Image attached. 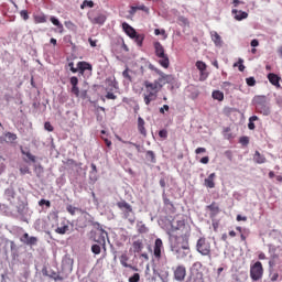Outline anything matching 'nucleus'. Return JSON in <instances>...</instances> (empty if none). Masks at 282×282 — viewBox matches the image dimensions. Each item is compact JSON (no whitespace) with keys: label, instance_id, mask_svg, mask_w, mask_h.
<instances>
[{"label":"nucleus","instance_id":"f257e3e1","mask_svg":"<svg viewBox=\"0 0 282 282\" xmlns=\"http://www.w3.org/2000/svg\"><path fill=\"white\" fill-rule=\"evenodd\" d=\"M149 69H151L152 72H155V74L159 75V78L154 79L153 82L151 80L143 82V87H144L143 100L147 106L158 100V94L162 91V87H164V85L171 84L174 80L173 75H166L164 72L160 70L159 68H156L151 64L149 66Z\"/></svg>","mask_w":282,"mask_h":282},{"label":"nucleus","instance_id":"f03ea898","mask_svg":"<svg viewBox=\"0 0 282 282\" xmlns=\"http://www.w3.org/2000/svg\"><path fill=\"white\" fill-rule=\"evenodd\" d=\"M154 51L155 56L160 58L159 63L161 67H164V69H169L171 65V61L169 59V55L164 51V46L160 42H154Z\"/></svg>","mask_w":282,"mask_h":282},{"label":"nucleus","instance_id":"7ed1b4c3","mask_svg":"<svg viewBox=\"0 0 282 282\" xmlns=\"http://www.w3.org/2000/svg\"><path fill=\"white\" fill-rule=\"evenodd\" d=\"M253 105L258 113H261L262 116H270L271 110L270 106H268V98H265V96H256L253 98Z\"/></svg>","mask_w":282,"mask_h":282},{"label":"nucleus","instance_id":"20e7f679","mask_svg":"<svg viewBox=\"0 0 282 282\" xmlns=\"http://www.w3.org/2000/svg\"><path fill=\"white\" fill-rule=\"evenodd\" d=\"M189 237L191 235L188 234L176 236L175 237L176 243L172 246V251L178 253L180 250H191V247L188 245Z\"/></svg>","mask_w":282,"mask_h":282},{"label":"nucleus","instance_id":"39448f33","mask_svg":"<svg viewBox=\"0 0 282 282\" xmlns=\"http://www.w3.org/2000/svg\"><path fill=\"white\" fill-rule=\"evenodd\" d=\"M196 250L203 257H210V241H208L205 237H200L196 242Z\"/></svg>","mask_w":282,"mask_h":282},{"label":"nucleus","instance_id":"423d86ee","mask_svg":"<svg viewBox=\"0 0 282 282\" xmlns=\"http://www.w3.org/2000/svg\"><path fill=\"white\" fill-rule=\"evenodd\" d=\"M250 278L252 281H260V279L263 278V264L261 262L257 261L253 265H251Z\"/></svg>","mask_w":282,"mask_h":282},{"label":"nucleus","instance_id":"0eeeda50","mask_svg":"<svg viewBox=\"0 0 282 282\" xmlns=\"http://www.w3.org/2000/svg\"><path fill=\"white\" fill-rule=\"evenodd\" d=\"M118 208L123 213V218L129 219L131 224H133V219L129 218L133 213V207L127 203V200H121L117 203Z\"/></svg>","mask_w":282,"mask_h":282},{"label":"nucleus","instance_id":"6e6552de","mask_svg":"<svg viewBox=\"0 0 282 282\" xmlns=\"http://www.w3.org/2000/svg\"><path fill=\"white\" fill-rule=\"evenodd\" d=\"M88 19L94 25H105V21H107V15L91 11L88 13Z\"/></svg>","mask_w":282,"mask_h":282},{"label":"nucleus","instance_id":"1a4fd4ad","mask_svg":"<svg viewBox=\"0 0 282 282\" xmlns=\"http://www.w3.org/2000/svg\"><path fill=\"white\" fill-rule=\"evenodd\" d=\"M174 279L178 282H182L184 279H186V267L184 264H180L174 269Z\"/></svg>","mask_w":282,"mask_h":282},{"label":"nucleus","instance_id":"9d476101","mask_svg":"<svg viewBox=\"0 0 282 282\" xmlns=\"http://www.w3.org/2000/svg\"><path fill=\"white\" fill-rule=\"evenodd\" d=\"M162 250H164V242L162 239L158 238L154 242V258L160 261L162 259Z\"/></svg>","mask_w":282,"mask_h":282},{"label":"nucleus","instance_id":"9b49d317","mask_svg":"<svg viewBox=\"0 0 282 282\" xmlns=\"http://www.w3.org/2000/svg\"><path fill=\"white\" fill-rule=\"evenodd\" d=\"M20 241L22 243H25V246H36L39 243V238L31 236L30 234L25 232L23 236L20 238Z\"/></svg>","mask_w":282,"mask_h":282},{"label":"nucleus","instance_id":"f8f14e48","mask_svg":"<svg viewBox=\"0 0 282 282\" xmlns=\"http://www.w3.org/2000/svg\"><path fill=\"white\" fill-rule=\"evenodd\" d=\"M107 237H109L107 231L106 230H101V231H99L97 237H95L94 240L96 241V243H99V246H102L104 250H106Z\"/></svg>","mask_w":282,"mask_h":282},{"label":"nucleus","instance_id":"ddd939ff","mask_svg":"<svg viewBox=\"0 0 282 282\" xmlns=\"http://www.w3.org/2000/svg\"><path fill=\"white\" fill-rule=\"evenodd\" d=\"M69 83L72 85V89H70L72 94H74V96L78 98L80 96V88H78V77L76 76L70 77Z\"/></svg>","mask_w":282,"mask_h":282},{"label":"nucleus","instance_id":"4468645a","mask_svg":"<svg viewBox=\"0 0 282 282\" xmlns=\"http://www.w3.org/2000/svg\"><path fill=\"white\" fill-rule=\"evenodd\" d=\"M130 250H132L134 254H140V252L144 250V241H142L141 239L133 241L132 248Z\"/></svg>","mask_w":282,"mask_h":282},{"label":"nucleus","instance_id":"2eb2a0df","mask_svg":"<svg viewBox=\"0 0 282 282\" xmlns=\"http://www.w3.org/2000/svg\"><path fill=\"white\" fill-rule=\"evenodd\" d=\"M122 30L123 32L127 34V36H129L130 39H133L135 36V34H138V32L135 31V29H133V26H131L129 23L123 22L122 23Z\"/></svg>","mask_w":282,"mask_h":282},{"label":"nucleus","instance_id":"dca6fc26","mask_svg":"<svg viewBox=\"0 0 282 282\" xmlns=\"http://www.w3.org/2000/svg\"><path fill=\"white\" fill-rule=\"evenodd\" d=\"M207 210H209V217H217L221 209H219V205L216 202H213L210 205L207 206Z\"/></svg>","mask_w":282,"mask_h":282},{"label":"nucleus","instance_id":"f3484780","mask_svg":"<svg viewBox=\"0 0 282 282\" xmlns=\"http://www.w3.org/2000/svg\"><path fill=\"white\" fill-rule=\"evenodd\" d=\"M120 263L123 268H130L131 270H133L134 272H138V269L129 263H127L129 261V256H127V253H122L119 258Z\"/></svg>","mask_w":282,"mask_h":282},{"label":"nucleus","instance_id":"a211bd4d","mask_svg":"<svg viewBox=\"0 0 282 282\" xmlns=\"http://www.w3.org/2000/svg\"><path fill=\"white\" fill-rule=\"evenodd\" d=\"M268 80L269 83H271V85H273L274 87H281V77H279V75L274 74V73H270L268 75Z\"/></svg>","mask_w":282,"mask_h":282},{"label":"nucleus","instance_id":"6ab92c4d","mask_svg":"<svg viewBox=\"0 0 282 282\" xmlns=\"http://www.w3.org/2000/svg\"><path fill=\"white\" fill-rule=\"evenodd\" d=\"M231 13L234 14V19H236V21H243V19L248 17V12L239 11L237 9H232Z\"/></svg>","mask_w":282,"mask_h":282},{"label":"nucleus","instance_id":"aec40b11","mask_svg":"<svg viewBox=\"0 0 282 282\" xmlns=\"http://www.w3.org/2000/svg\"><path fill=\"white\" fill-rule=\"evenodd\" d=\"M215 177H217V174L212 173L205 178L204 184L206 188H215Z\"/></svg>","mask_w":282,"mask_h":282},{"label":"nucleus","instance_id":"412c9836","mask_svg":"<svg viewBox=\"0 0 282 282\" xmlns=\"http://www.w3.org/2000/svg\"><path fill=\"white\" fill-rule=\"evenodd\" d=\"M77 69H79L80 74H85V72H91L93 67L91 64L87 62H78L77 63Z\"/></svg>","mask_w":282,"mask_h":282},{"label":"nucleus","instance_id":"4be33fe9","mask_svg":"<svg viewBox=\"0 0 282 282\" xmlns=\"http://www.w3.org/2000/svg\"><path fill=\"white\" fill-rule=\"evenodd\" d=\"M253 162H256V164H265L268 159H265V155L261 154V152L256 151L253 154Z\"/></svg>","mask_w":282,"mask_h":282},{"label":"nucleus","instance_id":"5701e85b","mask_svg":"<svg viewBox=\"0 0 282 282\" xmlns=\"http://www.w3.org/2000/svg\"><path fill=\"white\" fill-rule=\"evenodd\" d=\"M212 41L214 42V45H216V47H221V45H224L221 35H219V33H217L216 31L212 32Z\"/></svg>","mask_w":282,"mask_h":282},{"label":"nucleus","instance_id":"b1692460","mask_svg":"<svg viewBox=\"0 0 282 282\" xmlns=\"http://www.w3.org/2000/svg\"><path fill=\"white\" fill-rule=\"evenodd\" d=\"M144 124H147V122H144V119L142 117H139L138 118V131H139V133H141V135L147 138V128H144Z\"/></svg>","mask_w":282,"mask_h":282},{"label":"nucleus","instance_id":"393cba45","mask_svg":"<svg viewBox=\"0 0 282 282\" xmlns=\"http://www.w3.org/2000/svg\"><path fill=\"white\" fill-rule=\"evenodd\" d=\"M61 225H62L61 227H57V228L55 229V232H56L57 235H66L67 231L69 230V225H68L67 221H65V220H63Z\"/></svg>","mask_w":282,"mask_h":282},{"label":"nucleus","instance_id":"a878e982","mask_svg":"<svg viewBox=\"0 0 282 282\" xmlns=\"http://www.w3.org/2000/svg\"><path fill=\"white\" fill-rule=\"evenodd\" d=\"M51 23H53V25H55L59 32V34H63L64 32V26L63 23H61V21L58 19H56V17H51L50 18Z\"/></svg>","mask_w":282,"mask_h":282},{"label":"nucleus","instance_id":"bb28decb","mask_svg":"<svg viewBox=\"0 0 282 282\" xmlns=\"http://www.w3.org/2000/svg\"><path fill=\"white\" fill-rule=\"evenodd\" d=\"M212 98H214V100H218L219 102L224 101V93L220 90H214L212 94Z\"/></svg>","mask_w":282,"mask_h":282},{"label":"nucleus","instance_id":"cd10ccee","mask_svg":"<svg viewBox=\"0 0 282 282\" xmlns=\"http://www.w3.org/2000/svg\"><path fill=\"white\" fill-rule=\"evenodd\" d=\"M145 158L149 162H152V164H155L156 160H155V152L149 150L145 153Z\"/></svg>","mask_w":282,"mask_h":282},{"label":"nucleus","instance_id":"c85d7f7f","mask_svg":"<svg viewBox=\"0 0 282 282\" xmlns=\"http://www.w3.org/2000/svg\"><path fill=\"white\" fill-rule=\"evenodd\" d=\"M133 39H134L137 45H138L139 47H142V43H144V34H138V33H135V36H134Z\"/></svg>","mask_w":282,"mask_h":282},{"label":"nucleus","instance_id":"c756f323","mask_svg":"<svg viewBox=\"0 0 282 282\" xmlns=\"http://www.w3.org/2000/svg\"><path fill=\"white\" fill-rule=\"evenodd\" d=\"M4 138H6V142L12 143V142H14V141L17 140L18 137H17L15 133L7 132V133L4 134Z\"/></svg>","mask_w":282,"mask_h":282},{"label":"nucleus","instance_id":"7c9ffc66","mask_svg":"<svg viewBox=\"0 0 282 282\" xmlns=\"http://www.w3.org/2000/svg\"><path fill=\"white\" fill-rule=\"evenodd\" d=\"M196 67L198 70H200V76H204V72H206V63H204L202 61H197Z\"/></svg>","mask_w":282,"mask_h":282},{"label":"nucleus","instance_id":"2f4dec72","mask_svg":"<svg viewBox=\"0 0 282 282\" xmlns=\"http://www.w3.org/2000/svg\"><path fill=\"white\" fill-rule=\"evenodd\" d=\"M85 8H94V1L91 0H84L80 4V9L85 10Z\"/></svg>","mask_w":282,"mask_h":282},{"label":"nucleus","instance_id":"473e14b6","mask_svg":"<svg viewBox=\"0 0 282 282\" xmlns=\"http://www.w3.org/2000/svg\"><path fill=\"white\" fill-rule=\"evenodd\" d=\"M48 276L54 281H64V278L55 271H53Z\"/></svg>","mask_w":282,"mask_h":282},{"label":"nucleus","instance_id":"72a5a7b5","mask_svg":"<svg viewBox=\"0 0 282 282\" xmlns=\"http://www.w3.org/2000/svg\"><path fill=\"white\" fill-rule=\"evenodd\" d=\"M138 232L140 234V235H144V234H147V232H149V229L147 228V225H144V224H139L138 225Z\"/></svg>","mask_w":282,"mask_h":282},{"label":"nucleus","instance_id":"f704fd0d","mask_svg":"<svg viewBox=\"0 0 282 282\" xmlns=\"http://www.w3.org/2000/svg\"><path fill=\"white\" fill-rule=\"evenodd\" d=\"M239 142L242 147H248V144H250V137H240Z\"/></svg>","mask_w":282,"mask_h":282},{"label":"nucleus","instance_id":"c9c22d12","mask_svg":"<svg viewBox=\"0 0 282 282\" xmlns=\"http://www.w3.org/2000/svg\"><path fill=\"white\" fill-rule=\"evenodd\" d=\"M246 83L248 87H254V85H257V79H254V77H248L246 78Z\"/></svg>","mask_w":282,"mask_h":282},{"label":"nucleus","instance_id":"e433bc0d","mask_svg":"<svg viewBox=\"0 0 282 282\" xmlns=\"http://www.w3.org/2000/svg\"><path fill=\"white\" fill-rule=\"evenodd\" d=\"M35 23H47V18L45 15L35 17Z\"/></svg>","mask_w":282,"mask_h":282},{"label":"nucleus","instance_id":"4c0bfd02","mask_svg":"<svg viewBox=\"0 0 282 282\" xmlns=\"http://www.w3.org/2000/svg\"><path fill=\"white\" fill-rule=\"evenodd\" d=\"M66 210H67V213H69V215L74 216V215H76V210H78V208L74 207L73 205H67Z\"/></svg>","mask_w":282,"mask_h":282},{"label":"nucleus","instance_id":"58836bf2","mask_svg":"<svg viewBox=\"0 0 282 282\" xmlns=\"http://www.w3.org/2000/svg\"><path fill=\"white\" fill-rule=\"evenodd\" d=\"M22 154L23 155H26V158L31 161V162H36V156H34V154L30 153V152H25V151H22Z\"/></svg>","mask_w":282,"mask_h":282},{"label":"nucleus","instance_id":"ea45409f","mask_svg":"<svg viewBox=\"0 0 282 282\" xmlns=\"http://www.w3.org/2000/svg\"><path fill=\"white\" fill-rule=\"evenodd\" d=\"M91 252H93L94 254H100L101 249H100L99 245H93V246H91Z\"/></svg>","mask_w":282,"mask_h":282},{"label":"nucleus","instance_id":"a19ab883","mask_svg":"<svg viewBox=\"0 0 282 282\" xmlns=\"http://www.w3.org/2000/svg\"><path fill=\"white\" fill-rule=\"evenodd\" d=\"M122 76H123V78H126V80H129V83H131L132 78H131V75L129 74V68H126L122 72Z\"/></svg>","mask_w":282,"mask_h":282},{"label":"nucleus","instance_id":"79ce46f5","mask_svg":"<svg viewBox=\"0 0 282 282\" xmlns=\"http://www.w3.org/2000/svg\"><path fill=\"white\" fill-rule=\"evenodd\" d=\"M39 206H46V208H50V206H52V203H50V200H46L45 198H42L39 202Z\"/></svg>","mask_w":282,"mask_h":282},{"label":"nucleus","instance_id":"37998d69","mask_svg":"<svg viewBox=\"0 0 282 282\" xmlns=\"http://www.w3.org/2000/svg\"><path fill=\"white\" fill-rule=\"evenodd\" d=\"M129 282H140V273H134L129 278Z\"/></svg>","mask_w":282,"mask_h":282},{"label":"nucleus","instance_id":"c03bdc74","mask_svg":"<svg viewBox=\"0 0 282 282\" xmlns=\"http://www.w3.org/2000/svg\"><path fill=\"white\" fill-rule=\"evenodd\" d=\"M159 135L163 138V140H166V138H169V131H166V129L160 130Z\"/></svg>","mask_w":282,"mask_h":282},{"label":"nucleus","instance_id":"a18cd8bd","mask_svg":"<svg viewBox=\"0 0 282 282\" xmlns=\"http://www.w3.org/2000/svg\"><path fill=\"white\" fill-rule=\"evenodd\" d=\"M154 34H155V36H160V34H161L162 36H166V31H165L164 29H162V30L155 29V30H154Z\"/></svg>","mask_w":282,"mask_h":282},{"label":"nucleus","instance_id":"49530a36","mask_svg":"<svg viewBox=\"0 0 282 282\" xmlns=\"http://www.w3.org/2000/svg\"><path fill=\"white\" fill-rule=\"evenodd\" d=\"M20 17H22L24 21H28V19H30V14L28 13V10L20 11Z\"/></svg>","mask_w":282,"mask_h":282},{"label":"nucleus","instance_id":"de8ad7c7","mask_svg":"<svg viewBox=\"0 0 282 282\" xmlns=\"http://www.w3.org/2000/svg\"><path fill=\"white\" fill-rule=\"evenodd\" d=\"M44 129H45L46 131L52 132V131H54V126H52L51 122L46 121V122L44 123Z\"/></svg>","mask_w":282,"mask_h":282},{"label":"nucleus","instance_id":"09e8293b","mask_svg":"<svg viewBox=\"0 0 282 282\" xmlns=\"http://www.w3.org/2000/svg\"><path fill=\"white\" fill-rule=\"evenodd\" d=\"M20 173L21 175H28V173H30V167L29 166L20 167Z\"/></svg>","mask_w":282,"mask_h":282},{"label":"nucleus","instance_id":"8fccbe9b","mask_svg":"<svg viewBox=\"0 0 282 282\" xmlns=\"http://www.w3.org/2000/svg\"><path fill=\"white\" fill-rule=\"evenodd\" d=\"M225 156L227 158V160H229V162H232V151L227 150L225 152Z\"/></svg>","mask_w":282,"mask_h":282},{"label":"nucleus","instance_id":"3c124183","mask_svg":"<svg viewBox=\"0 0 282 282\" xmlns=\"http://www.w3.org/2000/svg\"><path fill=\"white\" fill-rule=\"evenodd\" d=\"M68 67L73 74L78 73V68L74 67V62L68 63Z\"/></svg>","mask_w":282,"mask_h":282},{"label":"nucleus","instance_id":"603ef678","mask_svg":"<svg viewBox=\"0 0 282 282\" xmlns=\"http://www.w3.org/2000/svg\"><path fill=\"white\" fill-rule=\"evenodd\" d=\"M135 8H137V11L142 10V12H149V8H147V6L144 4L137 6Z\"/></svg>","mask_w":282,"mask_h":282},{"label":"nucleus","instance_id":"864d4df0","mask_svg":"<svg viewBox=\"0 0 282 282\" xmlns=\"http://www.w3.org/2000/svg\"><path fill=\"white\" fill-rule=\"evenodd\" d=\"M106 98H107L108 100H116L117 96L113 95V93H107Z\"/></svg>","mask_w":282,"mask_h":282},{"label":"nucleus","instance_id":"5fc2aeb1","mask_svg":"<svg viewBox=\"0 0 282 282\" xmlns=\"http://www.w3.org/2000/svg\"><path fill=\"white\" fill-rule=\"evenodd\" d=\"M239 66H238V69L239 72H243V69H246V66L243 65V59H239Z\"/></svg>","mask_w":282,"mask_h":282},{"label":"nucleus","instance_id":"6e6d98bb","mask_svg":"<svg viewBox=\"0 0 282 282\" xmlns=\"http://www.w3.org/2000/svg\"><path fill=\"white\" fill-rule=\"evenodd\" d=\"M196 155H199L200 153H206V148H197L195 150Z\"/></svg>","mask_w":282,"mask_h":282},{"label":"nucleus","instance_id":"4d7b16f0","mask_svg":"<svg viewBox=\"0 0 282 282\" xmlns=\"http://www.w3.org/2000/svg\"><path fill=\"white\" fill-rule=\"evenodd\" d=\"M210 162V158L204 156L200 159V164H208Z\"/></svg>","mask_w":282,"mask_h":282},{"label":"nucleus","instance_id":"13d9d810","mask_svg":"<svg viewBox=\"0 0 282 282\" xmlns=\"http://www.w3.org/2000/svg\"><path fill=\"white\" fill-rule=\"evenodd\" d=\"M95 228H97V230H99V232H102V230H105V229H102V225H100V223H94V225H93Z\"/></svg>","mask_w":282,"mask_h":282},{"label":"nucleus","instance_id":"bf43d9fd","mask_svg":"<svg viewBox=\"0 0 282 282\" xmlns=\"http://www.w3.org/2000/svg\"><path fill=\"white\" fill-rule=\"evenodd\" d=\"M236 219L237 221H248V217L241 215H237Z\"/></svg>","mask_w":282,"mask_h":282},{"label":"nucleus","instance_id":"052dcab7","mask_svg":"<svg viewBox=\"0 0 282 282\" xmlns=\"http://www.w3.org/2000/svg\"><path fill=\"white\" fill-rule=\"evenodd\" d=\"M248 129H250V131H254L256 126H254V122H253V121H249V123H248Z\"/></svg>","mask_w":282,"mask_h":282},{"label":"nucleus","instance_id":"680f3d73","mask_svg":"<svg viewBox=\"0 0 282 282\" xmlns=\"http://www.w3.org/2000/svg\"><path fill=\"white\" fill-rule=\"evenodd\" d=\"M169 105H164L162 108H160V113H164V111H169Z\"/></svg>","mask_w":282,"mask_h":282},{"label":"nucleus","instance_id":"e2e57ef3","mask_svg":"<svg viewBox=\"0 0 282 282\" xmlns=\"http://www.w3.org/2000/svg\"><path fill=\"white\" fill-rule=\"evenodd\" d=\"M160 186H161V188H166V180L161 178L160 180Z\"/></svg>","mask_w":282,"mask_h":282},{"label":"nucleus","instance_id":"0e129e2a","mask_svg":"<svg viewBox=\"0 0 282 282\" xmlns=\"http://www.w3.org/2000/svg\"><path fill=\"white\" fill-rule=\"evenodd\" d=\"M251 47H259V40H252Z\"/></svg>","mask_w":282,"mask_h":282},{"label":"nucleus","instance_id":"69168bd1","mask_svg":"<svg viewBox=\"0 0 282 282\" xmlns=\"http://www.w3.org/2000/svg\"><path fill=\"white\" fill-rule=\"evenodd\" d=\"M104 141H105V144H106V147L108 148V149H111V140H109V139H104Z\"/></svg>","mask_w":282,"mask_h":282},{"label":"nucleus","instance_id":"338daca9","mask_svg":"<svg viewBox=\"0 0 282 282\" xmlns=\"http://www.w3.org/2000/svg\"><path fill=\"white\" fill-rule=\"evenodd\" d=\"M236 230L241 235L243 232H248L247 229H242L240 226L236 227Z\"/></svg>","mask_w":282,"mask_h":282},{"label":"nucleus","instance_id":"774afa93","mask_svg":"<svg viewBox=\"0 0 282 282\" xmlns=\"http://www.w3.org/2000/svg\"><path fill=\"white\" fill-rule=\"evenodd\" d=\"M138 12V7H131L130 14H135Z\"/></svg>","mask_w":282,"mask_h":282}]
</instances>
